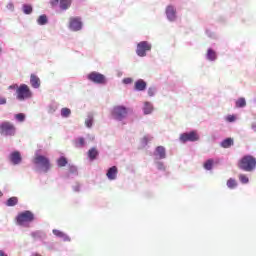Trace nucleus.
<instances>
[{
  "mask_svg": "<svg viewBox=\"0 0 256 256\" xmlns=\"http://www.w3.org/2000/svg\"><path fill=\"white\" fill-rule=\"evenodd\" d=\"M238 169L245 171L246 173H253L256 170V158L251 154H247L241 157L238 161Z\"/></svg>",
  "mask_w": 256,
  "mask_h": 256,
  "instance_id": "f257e3e1",
  "label": "nucleus"
},
{
  "mask_svg": "<svg viewBox=\"0 0 256 256\" xmlns=\"http://www.w3.org/2000/svg\"><path fill=\"white\" fill-rule=\"evenodd\" d=\"M129 116V108L127 106L118 105L114 106L111 111V117L114 121H118V123H123L125 119Z\"/></svg>",
  "mask_w": 256,
  "mask_h": 256,
  "instance_id": "f03ea898",
  "label": "nucleus"
},
{
  "mask_svg": "<svg viewBox=\"0 0 256 256\" xmlns=\"http://www.w3.org/2000/svg\"><path fill=\"white\" fill-rule=\"evenodd\" d=\"M33 97V92L27 84H21L16 90V99L18 101H25L26 99H31Z\"/></svg>",
  "mask_w": 256,
  "mask_h": 256,
  "instance_id": "7ed1b4c3",
  "label": "nucleus"
},
{
  "mask_svg": "<svg viewBox=\"0 0 256 256\" xmlns=\"http://www.w3.org/2000/svg\"><path fill=\"white\" fill-rule=\"evenodd\" d=\"M152 49H153V44H151V42L147 40L140 41L136 45V55L138 57H145L147 53H150Z\"/></svg>",
  "mask_w": 256,
  "mask_h": 256,
  "instance_id": "20e7f679",
  "label": "nucleus"
},
{
  "mask_svg": "<svg viewBox=\"0 0 256 256\" xmlns=\"http://www.w3.org/2000/svg\"><path fill=\"white\" fill-rule=\"evenodd\" d=\"M33 163L36 165V167L42 168L44 173H47V171L51 169V162L49 161V158L43 155L36 154L33 159Z\"/></svg>",
  "mask_w": 256,
  "mask_h": 256,
  "instance_id": "39448f33",
  "label": "nucleus"
},
{
  "mask_svg": "<svg viewBox=\"0 0 256 256\" xmlns=\"http://www.w3.org/2000/svg\"><path fill=\"white\" fill-rule=\"evenodd\" d=\"M16 221L18 225L25 226L27 223H32V221H35V215L33 212L26 210L18 214Z\"/></svg>",
  "mask_w": 256,
  "mask_h": 256,
  "instance_id": "423d86ee",
  "label": "nucleus"
},
{
  "mask_svg": "<svg viewBox=\"0 0 256 256\" xmlns=\"http://www.w3.org/2000/svg\"><path fill=\"white\" fill-rule=\"evenodd\" d=\"M165 16L169 23H175V21H177V7L173 4L167 5L165 8Z\"/></svg>",
  "mask_w": 256,
  "mask_h": 256,
  "instance_id": "0eeeda50",
  "label": "nucleus"
},
{
  "mask_svg": "<svg viewBox=\"0 0 256 256\" xmlns=\"http://www.w3.org/2000/svg\"><path fill=\"white\" fill-rule=\"evenodd\" d=\"M199 139V134L195 131L185 132L180 135L181 143H195Z\"/></svg>",
  "mask_w": 256,
  "mask_h": 256,
  "instance_id": "6e6552de",
  "label": "nucleus"
},
{
  "mask_svg": "<svg viewBox=\"0 0 256 256\" xmlns=\"http://www.w3.org/2000/svg\"><path fill=\"white\" fill-rule=\"evenodd\" d=\"M1 135L13 136L15 135V126L11 122H3L0 125Z\"/></svg>",
  "mask_w": 256,
  "mask_h": 256,
  "instance_id": "1a4fd4ad",
  "label": "nucleus"
},
{
  "mask_svg": "<svg viewBox=\"0 0 256 256\" xmlns=\"http://www.w3.org/2000/svg\"><path fill=\"white\" fill-rule=\"evenodd\" d=\"M71 1L72 0H50V5H52V7H57L59 4L60 9L67 11V9L71 7Z\"/></svg>",
  "mask_w": 256,
  "mask_h": 256,
  "instance_id": "9d476101",
  "label": "nucleus"
},
{
  "mask_svg": "<svg viewBox=\"0 0 256 256\" xmlns=\"http://www.w3.org/2000/svg\"><path fill=\"white\" fill-rule=\"evenodd\" d=\"M83 24L81 23V18L79 17H71L69 20V28L71 31H80Z\"/></svg>",
  "mask_w": 256,
  "mask_h": 256,
  "instance_id": "9b49d317",
  "label": "nucleus"
},
{
  "mask_svg": "<svg viewBox=\"0 0 256 256\" xmlns=\"http://www.w3.org/2000/svg\"><path fill=\"white\" fill-rule=\"evenodd\" d=\"M154 160L167 159V150L163 146H157L154 151Z\"/></svg>",
  "mask_w": 256,
  "mask_h": 256,
  "instance_id": "f8f14e48",
  "label": "nucleus"
},
{
  "mask_svg": "<svg viewBox=\"0 0 256 256\" xmlns=\"http://www.w3.org/2000/svg\"><path fill=\"white\" fill-rule=\"evenodd\" d=\"M119 173V169L117 166H111L106 171V177L109 181H115L117 179V174Z\"/></svg>",
  "mask_w": 256,
  "mask_h": 256,
  "instance_id": "ddd939ff",
  "label": "nucleus"
},
{
  "mask_svg": "<svg viewBox=\"0 0 256 256\" xmlns=\"http://www.w3.org/2000/svg\"><path fill=\"white\" fill-rule=\"evenodd\" d=\"M217 58V51H215L213 48H208L205 56L206 61H209L210 63H215L217 61Z\"/></svg>",
  "mask_w": 256,
  "mask_h": 256,
  "instance_id": "4468645a",
  "label": "nucleus"
},
{
  "mask_svg": "<svg viewBox=\"0 0 256 256\" xmlns=\"http://www.w3.org/2000/svg\"><path fill=\"white\" fill-rule=\"evenodd\" d=\"M134 89L136 91H145L147 89V82L143 79H138L134 83Z\"/></svg>",
  "mask_w": 256,
  "mask_h": 256,
  "instance_id": "2eb2a0df",
  "label": "nucleus"
},
{
  "mask_svg": "<svg viewBox=\"0 0 256 256\" xmlns=\"http://www.w3.org/2000/svg\"><path fill=\"white\" fill-rule=\"evenodd\" d=\"M30 84L33 89H39L41 87V79L35 74L30 75Z\"/></svg>",
  "mask_w": 256,
  "mask_h": 256,
  "instance_id": "dca6fc26",
  "label": "nucleus"
},
{
  "mask_svg": "<svg viewBox=\"0 0 256 256\" xmlns=\"http://www.w3.org/2000/svg\"><path fill=\"white\" fill-rule=\"evenodd\" d=\"M10 161L13 165H19L22 161L21 153L19 151L12 152L10 154Z\"/></svg>",
  "mask_w": 256,
  "mask_h": 256,
  "instance_id": "f3484780",
  "label": "nucleus"
},
{
  "mask_svg": "<svg viewBox=\"0 0 256 256\" xmlns=\"http://www.w3.org/2000/svg\"><path fill=\"white\" fill-rule=\"evenodd\" d=\"M153 109V103L149 101L144 102V106L142 108L144 115H151V113H153Z\"/></svg>",
  "mask_w": 256,
  "mask_h": 256,
  "instance_id": "a211bd4d",
  "label": "nucleus"
},
{
  "mask_svg": "<svg viewBox=\"0 0 256 256\" xmlns=\"http://www.w3.org/2000/svg\"><path fill=\"white\" fill-rule=\"evenodd\" d=\"M52 233L56 237H60V239H63V241H71V238L67 234L61 232L60 230L54 229Z\"/></svg>",
  "mask_w": 256,
  "mask_h": 256,
  "instance_id": "6ab92c4d",
  "label": "nucleus"
},
{
  "mask_svg": "<svg viewBox=\"0 0 256 256\" xmlns=\"http://www.w3.org/2000/svg\"><path fill=\"white\" fill-rule=\"evenodd\" d=\"M235 107L237 109H245L247 107V100L244 97H240L235 102Z\"/></svg>",
  "mask_w": 256,
  "mask_h": 256,
  "instance_id": "aec40b11",
  "label": "nucleus"
},
{
  "mask_svg": "<svg viewBox=\"0 0 256 256\" xmlns=\"http://www.w3.org/2000/svg\"><path fill=\"white\" fill-rule=\"evenodd\" d=\"M221 147L223 149H229V147H233L234 141L233 138H226L220 143Z\"/></svg>",
  "mask_w": 256,
  "mask_h": 256,
  "instance_id": "412c9836",
  "label": "nucleus"
},
{
  "mask_svg": "<svg viewBox=\"0 0 256 256\" xmlns=\"http://www.w3.org/2000/svg\"><path fill=\"white\" fill-rule=\"evenodd\" d=\"M108 80L107 77H105V75L101 74V73H97V85H107Z\"/></svg>",
  "mask_w": 256,
  "mask_h": 256,
  "instance_id": "4be33fe9",
  "label": "nucleus"
},
{
  "mask_svg": "<svg viewBox=\"0 0 256 256\" xmlns=\"http://www.w3.org/2000/svg\"><path fill=\"white\" fill-rule=\"evenodd\" d=\"M213 165H215V161L213 159H208L204 162V169L206 171H211L213 169Z\"/></svg>",
  "mask_w": 256,
  "mask_h": 256,
  "instance_id": "5701e85b",
  "label": "nucleus"
},
{
  "mask_svg": "<svg viewBox=\"0 0 256 256\" xmlns=\"http://www.w3.org/2000/svg\"><path fill=\"white\" fill-rule=\"evenodd\" d=\"M19 203V198L11 197L7 200L6 205L7 207H15Z\"/></svg>",
  "mask_w": 256,
  "mask_h": 256,
  "instance_id": "b1692460",
  "label": "nucleus"
},
{
  "mask_svg": "<svg viewBox=\"0 0 256 256\" xmlns=\"http://www.w3.org/2000/svg\"><path fill=\"white\" fill-rule=\"evenodd\" d=\"M154 165L158 171H165L166 169L165 163L161 160H154Z\"/></svg>",
  "mask_w": 256,
  "mask_h": 256,
  "instance_id": "393cba45",
  "label": "nucleus"
},
{
  "mask_svg": "<svg viewBox=\"0 0 256 256\" xmlns=\"http://www.w3.org/2000/svg\"><path fill=\"white\" fill-rule=\"evenodd\" d=\"M150 141H153V137L151 135L144 136L141 140L142 147H147Z\"/></svg>",
  "mask_w": 256,
  "mask_h": 256,
  "instance_id": "a878e982",
  "label": "nucleus"
},
{
  "mask_svg": "<svg viewBox=\"0 0 256 256\" xmlns=\"http://www.w3.org/2000/svg\"><path fill=\"white\" fill-rule=\"evenodd\" d=\"M69 161H67V158L64 156L57 159V165L58 167H66Z\"/></svg>",
  "mask_w": 256,
  "mask_h": 256,
  "instance_id": "bb28decb",
  "label": "nucleus"
},
{
  "mask_svg": "<svg viewBox=\"0 0 256 256\" xmlns=\"http://www.w3.org/2000/svg\"><path fill=\"white\" fill-rule=\"evenodd\" d=\"M227 187H228V189H236V187H237V180H235L233 178L228 179Z\"/></svg>",
  "mask_w": 256,
  "mask_h": 256,
  "instance_id": "cd10ccee",
  "label": "nucleus"
},
{
  "mask_svg": "<svg viewBox=\"0 0 256 256\" xmlns=\"http://www.w3.org/2000/svg\"><path fill=\"white\" fill-rule=\"evenodd\" d=\"M88 157L91 161H94V159L97 158V149L92 148L88 151Z\"/></svg>",
  "mask_w": 256,
  "mask_h": 256,
  "instance_id": "c85d7f7f",
  "label": "nucleus"
},
{
  "mask_svg": "<svg viewBox=\"0 0 256 256\" xmlns=\"http://www.w3.org/2000/svg\"><path fill=\"white\" fill-rule=\"evenodd\" d=\"M75 147H85V138L80 137L74 141Z\"/></svg>",
  "mask_w": 256,
  "mask_h": 256,
  "instance_id": "c756f323",
  "label": "nucleus"
},
{
  "mask_svg": "<svg viewBox=\"0 0 256 256\" xmlns=\"http://www.w3.org/2000/svg\"><path fill=\"white\" fill-rule=\"evenodd\" d=\"M239 181L242 183V185H247L249 183V177L245 174H239Z\"/></svg>",
  "mask_w": 256,
  "mask_h": 256,
  "instance_id": "7c9ffc66",
  "label": "nucleus"
},
{
  "mask_svg": "<svg viewBox=\"0 0 256 256\" xmlns=\"http://www.w3.org/2000/svg\"><path fill=\"white\" fill-rule=\"evenodd\" d=\"M148 97H155V95L157 94V87L155 86H151L148 88Z\"/></svg>",
  "mask_w": 256,
  "mask_h": 256,
  "instance_id": "2f4dec72",
  "label": "nucleus"
},
{
  "mask_svg": "<svg viewBox=\"0 0 256 256\" xmlns=\"http://www.w3.org/2000/svg\"><path fill=\"white\" fill-rule=\"evenodd\" d=\"M71 115V109L69 108H62L61 109V116L67 118Z\"/></svg>",
  "mask_w": 256,
  "mask_h": 256,
  "instance_id": "473e14b6",
  "label": "nucleus"
},
{
  "mask_svg": "<svg viewBox=\"0 0 256 256\" xmlns=\"http://www.w3.org/2000/svg\"><path fill=\"white\" fill-rule=\"evenodd\" d=\"M47 21V16L45 15H41L37 20L38 25H47Z\"/></svg>",
  "mask_w": 256,
  "mask_h": 256,
  "instance_id": "72a5a7b5",
  "label": "nucleus"
},
{
  "mask_svg": "<svg viewBox=\"0 0 256 256\" xmlns=\"http://www.w3.org/2000/svg\"><path fill=\"white\" fill-rule=\"evenodd\" d=\"M23 11L26 15H31V13H33V7H31V5H24Z\"/></svg>",
  "mask_w": 256,
  "mask_h": 256,
  "instance_id": "f704fd0d",
  "label": "nucleus"
},
{
  "mask_svg": "<svg viewBox=\"0 0 256 256\" xmlns=\"http://www.w3.org/2000/svg\"><path fill=\"white\" fill-rule=\"evenodd\" d=\"M89 81H93V83H97V74L95 72H92L88 75Z\"/></svg>",
  "mask_w": 256,
  "mask_h": 256,
  "instance_id": "c9c22d12",
  "label": "nucleus"
},
{
  "mask_svg": "<svg viewBox=\"0 0 256 256\" xmlns=\"http://www.w3.org/2000/svg\"><path fill=\"white\" fill-rule=\"evenodd\" d=\"M15 119H17V121H20V123H23V121H25V114L23 113L16 114Z\"/></svg>",
  "mask_w": 256,
  "mask_h": 256,
  "instance_id": "e433bc0d",
  "label": "nucleus"
},
{
  "mask_svg": "<svg viewBox=\"0 0 256 256\" xmlns=\"http://www.w3.org/2000/svg\"><path fill=\"white\" fill-rule=\"evenodd\" d=\"M85 125L87 127H92L93 126V116H88V118L85 120Z\"/></svg>",
  "mask_w": 256,
  "mask_h": 256,
  "instance_id": "4c0bfd02",
  "label": "nucleus"
},
{
  "mask_svg": "<svg viewBox=\"0 0 256 256\" xmlns=\"http://www.w3.org/2000/svg\"><path fill=\"white\" fill-rule=\"evenodd\" d=\"M237 119V117L235 115H228L226 116V121H228V123H234V121Z\"/></svg>",
  "mask_w": 256,
  "mask_h": 256,
  "instance_id": "58836bf2",
  "label": "nucleus"
},
{
  "mask_svg": "<svg viewBox=\"0 0 256 256\" xmlns=\"http://www.w3.org/2000/svg\"><path fill=\"white\" fill-rule=\"evenodd\" d=\"M122 83H124V85H131V83H133V78H124Z\"/></svg>",
  "mask_w": 256,
  "mask_h": 256,
  "instance_id": "ea45409f",
  "label": "nucleus"
},
{
  "mask_svg": "<svg viewBox=\"0 0 256 256\" xmlns=\"http://www.w3.org/2000/svg\"><path fill=\"white\" fill-rule=\"evenodd\" d=\"M7 103V99L5 97H0V105H5Z\"/></svg>",
  "mask_w": 256,
  "mask_h": 256,
  "instance_id": "a19ab883",
  "label": "nucleus"
},
{
  "mask_svg": "<svg viewBox=\"0 0 256 256\" xmlns=\"http://www.w3.org/2000/svg\"><path fill=\"white\" fill-rule=\"evenodd\" d=\"M206 35H208L210 38L215 37V34H213V32H211L210 30H206Z\"/></svg>",
  "mask_w": 256,
  "mask_h": 256,
  "instance_id": "79ce46f5",
  "label": "nucleus"
},
{
  "mask_svg": "<svg viewBox=\"0 0 256 256\" xmlns=\"http://www.w3.org/2000/svg\"><path fill=\"white\" fill-rule=\"evenodd\" d=\"M18 87H19V85L13 84V85L9 86L8 89H16V91H17Z\"/></svg>",
  "mask_w": 256,
  "mask_h": 256,
  "instance_id": "37998d69",
  "label": "nucleus"
},
{
  "mask_svg": "<svg viewBox=\"0 0 256 256\" xmlns=\"http://www.w3.org/2000/svg\"><path fill=\"white\" fill-rule=\"evenodd\" d=\"M32 237H34V239H37V237H39V233L38 232H33Z\"/></svg>",
  "mask_w": 256,
  "mask_h": 256,
  "instance_id": "c03bdc74",
  "label": "nucleus"
},
{
  "mask_svg": "<svg viewBox=\"0 0 256 256\" xmlns=\"http://www.w3.org/2000/svg\"><path fill=\"white\" fill-rule=\"evenodd\" d=\"M0 256H8L7 253H5V251L0 250Z\"/></svg>",
  "mask_w": 256,
  "mask_h": 256,
  "instance_id": "a18cd8bd",
  "label": "nucleus"
},
{
  "mask_svg": "<svg viewBox=\"0 0 256 256\" xmlns=\"http://www.w3.org/2000/svg\"><path fill=\"white\" fill-rule=\"evenodd\" d=\"M252 130L256 132V123L252 124Z\"/></svg>",
  "mask_w": 256,
  "mask_h": 256,
  "instance_id": "49530a36",
  "label": "nucleus"
},
{
  "mask_svg": "<svg viewBox=\"0 0 256 256\" xmlns=\"http://www.w3.org/2000/svg\"><path fill=\"white\" fill-rule=\"evenodd\" d=\"M0 197H3V192L2 191H0Z\"/></svg>",
  "mask_w": 256,
  "mask_h": 256,
  "instance_id": "de8ad7c7",
  "label": "nucleus"
},
{
  "mask_svg": "<svg viewBox=\"0 0 256 256\" xmlns=\"http://www.w3.org/2000/svg\"><path fill=\"white\" fill-rule=\"evenodd\" d=\"M0 53H1V48H0Z\"/></svg>",
  "mask_w": 256,
  "mask_h": 256,
  "instance_id": "09e8293b",
  "label": "nucleus"
}]
</instances>
